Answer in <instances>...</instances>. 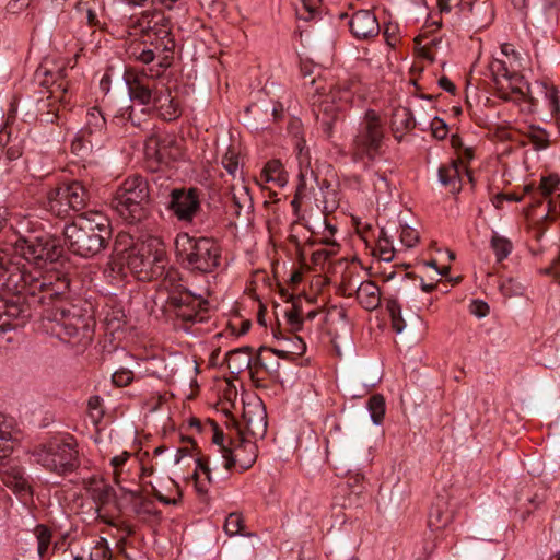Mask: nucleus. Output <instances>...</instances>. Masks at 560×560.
Returning a JSON list of instances; mask_svg holds the SVG:
<instances>
[{
	"instance_id": "obj_1",
	"label": "nucleus",
	"mask_w": 560,
	"mask_h": 560,
	"mask_svg": "<svg viewBox=\"0 0 560 560\" xmlns=\"http://www.w3.org/2000/svg\"><path fill=\"white\" fill-rule=\"evenodd\" d=\"M24 224L28 226L32 223L21 222ZM61 253L62 248L54 236L28 228L14 243L13 253L0 250V288L13 295L12 299L0 298V334L19 326L15 322L26 316L25 304H51L47 318L52 324V334L60 339L74 337L88 328V317L82 310L68 302L69 278L56 270L43 271Z\"/></svg>"
},
{
	"instance_id": "obj_2",
	"label": "nucleus",
	"mask_w": 560,
	"mask_h": 560,
	"mask_svg": "<svg viewBox=\"0 0 560 560\" xmlns=\"http://www.w3.org/2000/svg\"><path fill=\"white\" fill-rule=\"evenodd\" d=\"M110 225L100 212L82 213L63 229L65 243L74 255L90 258L101 253L110 238Z\"/></svg>"
},
{
	"instance_id": "obj_3",
	"label": "nucleus",
	"mask_w": 560,
	"mask_h": 560,
	"mask_svg": "<svg viewBox=\"0 0 560 560\" xmlns=\"http://www.w3.org/2000/svg\"><path fill=\"white\" fill-rule=\"evenodd\" d=\"M177 262L192 273L214 272L221 262V246L211 237L179 233L174 241Z\"/></svg>"
},
{
	"instance_id": "obj_4",
	"label": "nucleus",
	"mask_w": 560,
	"mask_h": 560,
	"mask_svg": "<svg viewBox=\"0 0 560 560\" xmlns=\"http://www.w3.org/2000/svg\"><path fill=\"white\" fill-rule=\"evenodd\" d=\"M114 250L139 280L150 281L163 272L164 253L160 249L153 250L150 243H135L129 234H119Z\"/></svg>"
},
{
	"instance_id": "obj_5",
	"label": "nucleus",
	"mask_w": 560,
	"mask_h": 560,
	"mask_svg": "<svg viewBox=\"0 0 560 560\" xmlns=\"http://www.w3.org/2000/svg\"><path fill=\"white\" fill-rule=\"evenodd\" d=\"M385 139L386 129L381 116L374 109L366 110L350 144L353 162L365 166L373 164L383 154Z\"/></svg>"
},
{
	"instance_id": "obj_6",
	"label": "nucleus",
	"mask_w": 560,
	"mask_h": 560,
	"mask_svg": "<svg viewBox=\"0 0 560 560\" xmlns=\"http://www.w3.org/2000/svg\"><path fill=\"white\" fill-rule=\"evenodd\" d=\"M66 66L50 67V60L45 59L35 71V81L46 89L47 101L40 98L37 103V119L42 124H54L58 118L59 106L57 102H67L68 82L66 81Z\"/></svg>"
},
{
	"instance_id": "obj_7",
	"label": "nucleus",
	"mask_w": 560,
	"mask_h": 560,
	"mask_svg": "<svg viewBox=\"0 0 560 560\" xmlns=\"http://www.w3.org/2000/svg\"><path fill=\"white\" fill-rule=\"evenodd\" d=\"M113 208L129 223L140 222L150 212V187L141 175L128 176L117 188Z\"/></svg>"
},
{
	"instance_id": "obj_8",
	"label": "nucleus",
	"mask_w": 560,
	"mask_h": 560,
	"mask_svg": "<svg viewBox=\"0 0 560 560\" xmlns=\"http://www.w3.org/2000/svg\"><path fill=\"white\" fill-rule=\"evenodd\" d=\"M32 455L46 470L61 476L75 471L81 465L78 443L71 435L39 444L32 451Z\"/></svg>"
},
{
	"instance_id": "obj_9",
	"label": "nucleus",
	"mask_w": 560,
	"mask_h": 560,
	"mask_svg": "<svg viewBox=\"0 0 560 560\" xmlns=\"http://www.w3.org/2000/svg\"><path fill=\"white\" fill-rule=\"evenodd\" d=\"M170 66V58L163 57L155 65L149 66L147 69H127L124 73V79L128 86L130 98L141 105L152 104L154 94H158L160 91L154 80L160 78Z\"/></svg>"
},
{
	"instance_id": "obj_10",
	"label": "nucleus",
	"mask_w": 560,
	"mask_h": 560,
	"mask_svg": "<svg viewBox=\"0 0 560 560\" xmlns=\"http://www.w3.org/2000/svg\"><path fill=\"white\" fill-rule=\"evenodd\" d=\"M522 83L523 77L515 72L506 77V79H502L501 82L495 84L499 97L510 100L514 94L522 95L527 97L532 106H536L538 98L533 95L534 90L535 93L542 95L544 102L547 104L552 116H557L560 113L559 91L555 85L536 81L533 88L529 85L526 88L527 93H525Z\"/></svg>"
},
{
	"instance_id": "obj_11",
	"label": "nucleus",
	"mask_w": 560,
	"mask_h": 560,
	"mask_svg": "<svg viewBox=\"0 0 560 560\" xmlns=\"http://www.w3.org/2000/svg\"><path fill=\"white\" fill-rule=\"evenodd\" d=\"M129 34L133 36H147L149 39L154 36L155 43L151 40L155 49L172 50L174 39L171 37L170 19L162 11H145L137 20H131L127 25Z\"/></svg>"
},
{
	"instance_id": "obj_12",
	"label": "nucleus",
	"mask_w": 560,
	"mask_h": 560,
	"mask_svg": "<svg viewBox=\"0 0 560 560\" xmlns=\"http://www.w3.org/2000/svg\"><path fill=\"white\" fill-rule=\"evenodd\" d=\"M90 192L80 180L62 183L47 194L48 209L57 217L66 218L70 211H80L89 202Z\"/></svg>"
},
{
	"instance_id": "obj_13",
	"label": "nucleus",
	"mask_w": 560,
	"mask_h": 560,
	"mask_svg": "<svg viewBox=\"0 0 560 560\" xmlns=\"http://www.w3.org/2000/svg\"><path fill=\"white\" fill-rule=\"evenodd\" d=\"M174 277L168 275L164 280V285L170 291L167 302L174 307L176 317L184 323H202L205 314L201 311L203 300L187 290L183 284L173 283Z\"/></svg>"
},
{
	"instance_id": "obj_14",
	"label": "nucleus",
	"mask_w": 560,
	"mask_h": 560,
	"mask_svg": "<svg viewBox=\"0 0 560 560\" xmlns=\"http://www.w3.org/2000/svg\"><path fill=\"white\" fill-rule=\"evenodd\" d=\"M170 197L168 209L177 220L182 222H192L200 209L198 190L196 188H189L188 190L175 188L171 190Z\"/></svg>"
},
{
	"instance_id": "obj_15",
	"label": "nucleus",
	"mask_w": 560,
	"mask_h": 560,
	"mask_svg": "<svg viewBox=\"0 0 560 560\" xmlns=\"http://www.w3.org/2000/svg\"><path fill=\"white\" fill-rule=\"evenodd\" d=\"M455 5H459L460 14L477 30L487 28L494 21L495 10L492 0H465Z\"/></svg>"
},
{
	"instance_id": "obj_16",
	"label": "nucleus",
	"mask_w": 560,
	"mask_h": 560,
	"mask_svg": "<svg viewBox=\"0 0 560 560\" xmlns=\"http://www.w3.org/2000/svg\"><path fill=\"white\" fill-rule=\"evenodd\" d=\"M257 452L258 450L255 442L242 439L237 446H235L233 450H223L220 465H222L225 470H230L232 467L238 465L241 471H245L249 469L256 462ZM218 465L219 463H214L213 469H217Z\"/></svg>"
},
{
	"instance_id": "obj_17",
	"label": "nucleus",
	"mask_w": 560,
	"mask_h": 560,
	"mask_svg": "<svg viewBox=\"0 0 560 560\" xmlns=\"http://www.w3.org/2000/svg\"><path fill=\"white\" fill-rule=\"evenodd\" d=\"M106 130V118L98 107H92L86 114L85 127L81 130V135L72 142V149L82 148L83 142L91 145L98 142Z\"/></svg>"
},
{
	"instance_id": "obj_18",
	"label": "nucleus",
	"mask_w": 560,
	"mask_h": 560,
	"mask_svg": "<svg viewBox=\"0 0 560 560\" xmlns=\"http://www.w3.org/2000/svg\"><path fill=\"white\" fill-rule=\"evenodd\" d=\"M244 430L255 439H262L267 432V412L260 399L247 402L243 408Z\"/></svg>"
},
{
	"instance_id": "obj_19",
	"label": "nucleus",
	"mask_w": 560,
	"mask_h": 560,
	"mask_svg": "<svg viewBox=\"0 0 560 560\" xmlns=\"http://www.w3.org/2000/svg\"><path fill=\"white\" fill-rule=\"evenodd\" d=\"M151 151L158 162L168 164L182 158V148L175 137L165 136L161 138L152 137L147 144V154Z\"/></svg>"
},
{
	"instance_id": "obj_20",
	"label": "nucleus",
	"mask_w": 560,
	"mask_h": 560,
	"mask_svg": "<svg viewBox=\"0 0 560 560\" xmlns=\"http://www.w3.org/2000/svg\"><path fill=\"white\" fill-rule=\"evenodd\" d=\"M349 27L357 39H369L380 34V23L370 10L357 11L349 21Z\"/></svg>"
},
{
	"instance_id": "obj_21",
	"label": "nucleus",
	"mask_w": 560,
	"mask_h": 560,
	"mask_svg": "<svg viewBox=\"0 0 560 560\" xmlns=\"http://www.w3.org/2000/svg\"><path fill=\"white\" fill-rule=\"evenodd\" d=\"M345 291H349L348 295L355 292L358 302L368 311H373L381 304L380 288L371 280L361 282L357 288L349 281L345 284Z\"/></svg>"
},
{
	"instance_id": "obj_22",
	"label": "nucleus",
	"mask_w": 560,
	"mask_h": 560,
	"mask_svg": "<svg viewBox=\"0 0 560 560\" xmlns=\"http://www.w3.org/2000/svg\"><path fill=\"white\" fill-rule=\"evenodd\" d=\"M84 487L93 502L96 504L97 513H100L104 506L109 504L115 497L113 487L96 476L90 477L85 480Z\"/></svg>"
},
{
	"instance_id": "obj_23",
	"label": "nucleus",
	"mask_w": 560,
	"mask_h": 560,
	"mask_svg": "<svg viewBox=\"0 0 560 560\" xmlns=\"http://www.w3.org/2000/svg\"><path fill=\"white\" fill-rule=\"evenodd\" d=\"M0 479L2 482L15 494L24 495L30 493L31 487L27 479L24 477L23 469L18 465H11L9 463L2 464L0 468Z\"/></svg>"
},
{
	"instance_id": "obj_24",
	"label": "nucleus",
	"mask_w": 560,
	"mask_h": 560,
	"mask_svg": "<svg viewBox=\"0 0 560 560\" xmlns=\"http://www.w3.org/2000/svg\"><path fill=\"white\" fill-rule=\"evenodd\" d=\"M453 521V512L450 510L448 501L444 497H438L431 504L428 526L431 530H441L447 527Z\"/></svg>"
},
{
	"instance_id": "obj_25",
	"label": "nucleus",
	"mask_w": 560,
	"mask_h": 560,
	"mask_svg": "<svg viewBox=\"0 0 560 560\" xmlns=\"http://www.w3.org/2000/svg\"><path fill=\"white\" fill-rule=\"evenodd\" d=\"M152 104L158 110L160 117L165 121H173L182 114L178 100L172 96L167 89L160 90L158 94H154V101Z\"/></svg>"
},
{
	"instance_id": "obj_26",
	"label": "nucleus",
	"mask_w": 560,
	"mask_h": 560,
	"mask_svg": "<svg viewBox=\"0 0 560 560\" xmlns=\"http://www.w3.org/2000/svg\"><path fill=\"white\" fill-rule=\"evenodd\" d=\"M230 210L236 218L249 220L254 211V201L248 187L241 185L232 188V203Z\"/></svg>"
},
{
	"instance_id": "obj_27",
	"label": "nucleus",
	"mask_w": 560,
	"mask_h": 560,
	"mask_svg": "<svg viewBox=\"0 0 560 560\" xmlns=\"http://www.w3.org/2000/svg\"><path fill=\"white\" fill-rule=\"evenodd\" d=\"M560 177L557 174H550L540 178L539 186L535 188L533 185H526L524 192L526 195H533L534 202L533 207L541 205V199H536V195L541 196L545 199L551 198L550 196L559 189Z\"/></svg>"
},
{
	"instance_id": "obj_28",
	"label": "nucleus",
	"mask_w": 560,
	"mask_h": 560,
	"mask_svg": "<svg viewBox=\"0 0 560 560\" xmlns=\"http://www.w3.org/2000/svg\"><path fill=\"white\" fill-rule=\"evenodd\" d=\"M392 130L396 140L401 141L402 135L415 128L416 121L412 112L407 107H398L393 112Z\"/></svg>"
},
{
	"instance_id": "obj_29",
	"label": "nucleus",
	"mask_w": 560,
	"mask_h": 560,
	"mask_svg": "<svg viewBox=\"0 0 560 560\" xmlns=\"http://www.w3.org/2000/svg\"><path fill=\"white\" fill-rule=\"evenodd\" d=\"M126 493L130 495L132 512L138 517L148 520L151 516H160V512L155 509L154 502L148 498H143L140 490H126Z\"/></svg>"
},
{
	"instance_id": "obj_30",
	"label": "nucleus",
	"mask_w": 560,
	"mask_h": 560,
	"mask_svg": "<svg viewBox=\"0 0 560 560\" xmlns=\"http://www.w3.org/2000/svg\"><path fill=\"white\" fill-rule=\"evenodd\" d=\"M250 351L252 348L242 347L231 350L225 354V362L232 374H240L250 366Z\"/></svg>"
},
{
	"instance_id": "obj_31",
	"label": "nucleus",
	"mask_w": 560,
	"mask_h": 560,
	"mask_svg": "<svg viewBox=\"0 0 560 560\" xmlns=\"http://www.w3.org/2000/svg\"><path fill=\"white\" fill-rule=\"evenodd\" d=\"M358 90L359 81L357 79H343L331 89V98L334 102L340 103V105L349 104L352 102Z\"/></svg>"
},
{
	"instance_id": "obj_32",
	"label": "nucleus",
	"mask_w": 560,
	"mask_h": 560,
	"mask_svg": "<svg viewBox=\"0 0 560 560\" xmlns=\"http://www.w3.org/2000/svg\"><path fill=\"white\" fill-rule=\"evenodd\" d=\"M260 178L266 183H275L279 187H283L288 182L283 165L279 160L267 162Z\"/></svg>"
},
{
	"instance_id": "obj_33",
	"label": "nucleus",
	"mask_w": 560,
	"mask_h": 560,
	"mask_svg": "<svg viewBox=\"0 0 560 560\" xmlns=\"http://www.w3.org/2000/svg\"><path fill=\"white\" fill-rule=\"evenodd\" d=\"M155 48L152 49V48H149L147 47L144 44H137V45H132L129 47L128 49V55L130 58L135 59L136 61H139L143 65H155L156 62L155 59H162L163 57H166L165 55L163 56H160V55H156L155 52ZM159 51H163L162 50V47H160L158 49Z\"/></svg>"
},
{
	"instance_id": "obj_34",
	"label": "nucleus",
	"mask_w": 560,
	"mask_h": 560,
	"mask_svg": "<svg viewBox=\"0 0 560 560\" xmlns=\"http://www.w3.org/2000/svg\"><path fill=\"white\" fill-rule=\"evenodd\" d=\"M103 322L106 329L113 334L125 325L126 314L120 306L107 305Z\"/></svg>"
},
{
	"instance_id": "obj_35",
	"label": "nucleus",
	"mask_w": 560,
	"mask_h": 560,
	"mask_svg": "<svg viewBox=\"0 0 560 560\" xmlns=\"http://www.w3.org/2000/svg\"><path fill=\"white\" fill-rule=\"evenodd\" d=\"M490 247L494 253L495 260L502 262L513 250V243L505 236L493 232L490 240Z\"/></svg>"
},
{
	"instance_id": "obj_36",
	"label": "nucleus",
	"mask_w": 560,
	"mask_h": 560,
	"mask_svg": "<svg viewBox=\"0 0 560 560\" xmlns=\"http://www.w3.org/2000/svg\"><path fill=\"white\" fill-rule=\"evenodd\" d=\"M438 175L443 186H452L455 188L460 182L458 162L453 160L447 165L440 166Z\"/></svg>"
},
{
	"instance_id": "obj_37",
	"label": "nucleus",
	"mask_w": 560,
	"mask_h": 560,
	"mask_svg": "<svg viewBox=\"0 0 560 560\" xmlns=\"http://www.w3.org/2000/svg\"><path fill=\"white\" fill-rule=\"evenodd\" d=\"M386 308L390 316L392 328L397 334L402 332L406 327V323L401 315V305L399 304V302L397 300L390 299L386 303Z\"/></svg>"
},
{
	"instance_id": "obj_38",
	"label": "nucleus",
	"mask_w": 560,
	"mask_h": 560,
	"mask_svg": "<svg viewBox=\"0 0 560 560\" xmlns=\"http://www.w3.org/2000/svg\"><path fill=\"white\" fill-rule=\"evenodd\" d=\"M368 408L374 424L382 423L385 416V399L382 395H373L368 401Z\"/></svg>"
},
{
	"instance_id": "obj_39",
	"label": "nucleus",
	"mask_w": 560,
	"mask_h": 560,
	"mask_svg": "<svg viewBox=\"0 0 560 560\" xmlns=\"http://www.w3.org/2000/svg\"><path fill=\"white\" fill-rule=\"evenodd\" d=\"M245 527V521L241 513L238 512H232L230 513L224 523V532L228 536H236V535H243V529Z\"/></svg>"
},
{
	"instance_id": "obj_40",
	"label": "nucleus",
	"mask_w": 560,
	"mask_h": 560,
	"mask_svg": "<svg viewBox=\"0 0 560 560\" xmlns=\"http://www.w3.org/2000/svg\"><path fill=\"white\" fill-rule=\"evenodd\" d=\"M35 535L37 539V552L39 557L43 558L48 551L52 534L46 525L39 524L35 527Z\"/></svg>"
},
{
	"instance_id": "obj_41",
	"label": "nucleus",
	"mask_w": 560,
	"mask_h": 560,
	"mask_svg": "<svg viewBox=\"0 0 560 560\" xmlns=\"http://www.w3.org/2000/svg\"><path fill=\"white\" fill-rule=\"evenodd\" d=\"M222 165L230 175L235 177L240 165V153L235 147L231 145L228 148L222 158Z\"/></svg>"
},
{
	"instance_id": "obj_42",
	"label": "nucleus",
	"mask_w": 560,
	"mask_h": 560,
	"mask_svg": "<svg viewBox=\"0 0 560 560\" xmlns=\"http://www.w3.org/2000/svg\"><path fill=\"white\" fill-rule=\"evenodd\" d=\"M528 139L536 150L546 149L549 145V135L540 127L530 126Z\"/></svg>"
},
{
	"instance_id": "obj_43",
	"label": "nucleus",
	"mask_w": 560,
	"mask_h": 560,
	"mask_svg": "<svg viewBox=\"0 0 560 560\" xmlns=\"http://www.w3.org/2000/svg\"><path fill=\"white\" fill-rule=\"evenodd\" d=\"M126 262L115 252V256L106 264L104 275L112 280L122 277L124 267Z\"/></svg>"
},
{
	"instance_id": "obj_44",
	"label": "nucleus",
	"mask_w": 560,
	"mask_h": 560,
	"mask_svg": "<svg viewBox=\"0 0 560 560\" xmlns=\"http://www.w3.org/2000/svg\"><path fill=\"white\" fill-rule=\"evenodd\" d=\"M494 84L501 82L502 79L511 75L513 72L509 70L506 62L501 59H493L489 66Z\"/></svg>"
},
{
	"instance_id": "obj_45",
	"label": "nucleus",
	"mask_w": 560,
	"mask_h": 560,
	"mask_svg": "<svg viewBox=\"0 0 560 560\" xmlns=\"http://www.w3.org/2000/svg\"><path fill=\"white\" fill-rule=\"evenodd\" d=\"M196 464H197V467H196V471H195L194 476L196 478H198V471H201L206 476L207 480L209 482H212V476H211L212 468H210V466H209L208 458L199 457V458H197ZM196 488H197V491L200 493L207 492V490L201 486V483L198 481V479H196Z\"/></svg>"
},
{
	"instance_id": "obj_46",
	"label": "nucleus",
	"mask_w": 560,
	"mask_h": 560,
	"mask_svg": "<svg viewBox=\"0 0 560 560\" xmlns=\"http://www.w3.org/2000/svg\"><path fill=\"white\" fill-rule=\"evenodd\" d=\"M378 256L384 261H392L394 259L395 249L392 245L390 238H383L377 241L376 249Z\"/></svg>"
},
{
	"instance_id": "obj_47",
	"label": "nucleus",
	"mask_w": 560,
	"mask_h": 560,
	"mask_svg": "<svg viewBox=\"0 0 560 560\" xmlns=\"http://www.w3.org/2000/svg\"><path fill=\"white\" fill-rule=\"evenodd\" d=\"M176 497H167L160 492L156 488H152L153 495L165 505H177L182 500V492L177 483L173 482Z\"/></svg>"
},
{
	"instance_id": "obj_48",
	"label": "nucleus",
	"mask_w": 560,
	"mask_h": 560,
	"mask_svg": "<svg viewBox=\"0 0 560 560\" xmlns=\"http://www.w3.org/2000/svg\"><path fill=\"white\" fill-rule=\"evenodd\" d=\"M400 242L406 247H413L419 242V234L415 229L402 225L400 230Z\"/></svg>"
},
{
	"instance_id": "obj_49",
	"label": "nucleus",
	"mask_w": 560,
	"mask_h": 560,
	"mask_svg": "<svg viewBox=\"0 0 560 560\" xmlns=\"http://www.w3.org/2000/svg\"><path fill=\"white\" fill-rule=\"evenodd\" d=\"M112 380L118 387L128 386L133 380V372L128 369H120L113 374Z\"/></svg>"
},
{
	"instance_id": "obj_50",
	"label": "nucleus",
	"mask_w": 560,
	"mask_h": 560,
	"mask_svg": "<svg viewBox=\"0 0 560 560\" xmlns=\"http://www.w3.org/2000/svg\"><path fill=\"white\" fill-rule=\"evenodd\" d=\"M431 130H432L433 137L439 140L445 139L448 133V128H447L446 122L439 117H434L432 119Z\"/></svg>"
},
{
	"instance_id": "obj_51",
	"label": "nucleus",
	"mask_w": 560,
	"mask_h": 560,
	"mask_svg": "<svg viewBox=\"0 0 560 560\" xmlns=\"http://www.w3.org/2000/svg\"><path fill=\"white\" fill-rule=\"evenodd\" d=\"M469 312L478 318L489 314V305L482 300H474L469 305Z\"/></svg>"
},
{
	"instance_id": "obj_52",
	"label": "nucleus",
	"mask_w": 560,
	"mask_h": 560,
	"mask_svg": "<svg viewBox=\"0 0 560 560\" xmlns=\"http://www.w3.org/2000/svg\"><path fill=\"white\" fill-rule=\"evenodd\" d=\"M285 316L292 329H301L303 320L300 315V310L295 305L290 311H287Z\"/></svg>"
},
{
	"instance_id": "obj_53",
	"label": "nucleus",
	"mask_w": 560,
	"mask_h": 560,
	"mask_svg": "<svg viewBox=\"0 0 560 560\" xmlns=\"http://www.w3.org/2000/svg\"><path fill=\"white\" fill-rule=\"evenodd\" d=\"M12 433V423L7 422L5 417L3 415H0V441H11L13 438Z\"/></svg>"
},
{
	"instance_id": "obj_54",
	"label": "nucleus",
	"mask_w": 560,
	"mask_h": 560,
	"mask_svg": "<svg viewBox=\"0 0 560 560\" xmlns=\"http://www.w3.org/2000/svg\"><path fill=\"white\" fill-rule=\"evenodd\" d=\"M298 340V345L293 351H285V350H279V349H270L271 352H273L277 357L287 359L289 357V353H296L302 354L305 350V345L303 340L300 337H294Z\"/></svg>"
},
{
	"instance_id": "obj_55",
	"label": "nucleus",
	"mask_w": 560,
	"mask_h": 560,
	"mask_svg": "<svg viewBox=\"0 0 560 560\" xmlns=\"http://www.w3.org/2000/svg\"><path fill=\"white\" fill-rule=\"evenodd\" d=\"M302 4V9L305 10L308 15L304 16L305 20L312 19L314 13L320 5V0H300Z\"/></svg>"
},
{
	"instance_id": "obj_56",
	"label": "nucleus",
	"mask_w": 560,
	"mask_h": 560,
	"mask_svg": "<svg viewBox=\"0 0 560 560\" xmlns=\"http://www.w3.org/2000/svg\"><path fill=\"white\" fill-rule=\"evenodd\" d=\"M457 156H458V160H456V161L458 163L468 164L475 158V148L474 147H465L462 151L458 152Z\"/></svg>"
},
{
	"instance_id": "obj_57",
	"label": "nucleus",
	"mask_w": 560,
	"mask_h": 560,
	"mask_svg": "<svg viewBox=\"0 0 560 560\" xmlns=\"http://www.w3.org/2000/svg\"><path fill=\"white\" fill-rule=\"evenodd\" d=\"M212 442L219 447V452L221 456L223 455V450H230L228 446L224 445V433L219 430L218 427L214 428Z\"/></svg>"
},
{
	"instance_id": "obj_58",
	"label": "nucleus",
	"mask_w": 560,
	"mask_h": 560,
	"mask_svg": "<svg viewBox=\"0 0 560 560\" xmlns=\"http://www.w3.org/2000/svg\"><path fill=\"white\" fill-rule=\"evenodd\" d=\"M104 522L110 526H116L121 533L125 534V537L132 536L136 533L135 526H132L129 523L120 522L119 524H115L112 521L107 520H104Z\"/></svg>"
},
{
	"instance_id": "obj_59",
	"label": "nucleus",
	"mask_w": 560,
	"mask_h": 560,
	"mask_svg": "<svg viewBox=\"0 0 560 560\" xmlns=\"http://www.w3.org/2000/svg\"><path fill=\"white\" fill-rule=\"evenodd\" d=\"M32 0H11L8 4V10L12 13H16L23 8H26Z\"/></svg>"
},
{
	"instance_id": "obj_60",
	"label": "nucleus",
	"mask_w": 560,
	"mask_h": 560,
	"mask_svg": "<svg viewBox=\"0 0 560 560\" xmlns=\"http://www.w3.org/2000/svg\"><path fill=\"white\" fill-rule=\"evenodd\" d=\"M129 458V453L124 452L120 455H116L110 459V465L114 467V470L119 469Z\"/></svg>"
},
{
	"instance_id": "obj_61",
	"label": "nucleus",
	"mask_w": 560,
	"mask_h": 560,
	"mask_svg": "<svg viewBox=\"0 0 560 560\" xmlns=\"http://www.w3.org/2000/svg\"><path fill=\"white\" fill-rule=\"evenodd\" d=\"M548 214H557L560 213V195L557 196L556 199H548Z\"/></svg>"
},
{
	"instance_id": "obj_62",
	"label": "nucleus",
	"mask_w": 560,
	"mask_h": 560,
	"mask_svg": "<svg viewBox=\"0 0 560 560\" xmlns=\"http://www.w3.org/2000/svg\"><path fill=\"white\" fill-rule=\"evenodd\" d=\"M439 85L448 93L454 94L456 91L455 84L446 77L439 79Z\"/></svg>"
},
{
	"instance_id": "obj_63",
	"label": "nucleus",
	"mask_w": 560,
	"mask_h": 560,
	"mask_svg": "<svg viewBox=\"0 0 560 560\" xmlns=\"http://www.w3.org/2000/svg\"><path fill=\"white\" fill-rule=\"evenodd\" d=\"M451 145L456 150L457 153L466 147L463 142V139L458 135H452Z\"/></svg>"
},
{
	"instance_id": "obj_64",
	"label": "nucleus",
	"mask_w": 560,
	"mask_h": 560,
	"mask_svg": "<svg viewBox=\"0 0 560 560\" xmlns=\"http://www.w3.org/2000/svg\"><path fill=\"white\" fill-rule=\"evenodd\" d=\"M86 21L90 26H98L100 25V21L97 19L95 11L90 8L86 10Z\"/></svg>"
}]
</instances>
